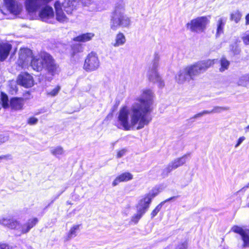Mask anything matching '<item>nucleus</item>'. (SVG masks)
<instances>
[{"mask_svg": "<svg viewBox=\"0 0 249 249\" xmlns=\"http://www.w3.org/2000/svg\"><path fill=\"white\" fill-rule=\"evenodd\" d=\"M45 55H50L45 52L41 53L38 55L33 56L30 65L32 68L37 71H41L45 68V64L47 63V60L43 58Z\"/></svg>", "mask_w": 249, "mask_h": 249, "instance_id": "obj_9", "label": "nucleus"}, {"mask_svg": "<svg viewBox=\"0 0 249 249\" xmlns=\"http://www.w3.org/2000/svg\"><path fill=\"white\" fill-rule=\"evenodd\" d=\"M245 138L244 136L240 137L237 143L235 145V147L237 148L238 147L241 143L242 142L245 140Z\"/></svg>", "mask_w": 249, "mask_h": 249, "instance_id": "obj_46", "label": "nucleus"}, {"mask_svg": "<svg viewBox=\"0 0 249 249\" xmlns=\"http://www.w3.org/2000/svg\"><path fill=\"white\" fill-rule=\"evenodd\" d=\"M38 119L35 117H30L28 119L27 123L30 125H34L37 123Z\"/></svg>", "mask_w": 249, "mask_h": 249, "instance_id": "obj_40", "label": "nucleus"}, {"mask_svg": "<svg viewBox=\"0 0 249 249\" xmlns=\"http://www.w3.org/2000/svg\"><path fill=\"white\" fill-rule=\"evenodd\" d=\"M11 219L0 218V224L8 228V225L10 223Z\"/></svg>", "mask_w": 249, "mask_h": 249, "instance_id": "obj_39", "label": "nucleus"}, {"mask_svg": "<svg viewBox=\"0 0 249 249\" xmlns=\"http://www.w3.org/2000/svg\"><path fill=\"white\" fill-rule=\"evenodd\" d=\"M160 59V54L159 52H155L154 54L153 59L152 60L151 66L150 67L158 68L159 66V61Z\"/></svg>", "mask_w": 249, "mask_h": 249, "instance_id": "obj_30", "label": "nucleus"}, {"mask_svg": "<svg viewBox=\"0 0 249 249\" xmlns=\"http://www.w3.org/2000/svg\"><path fill=\"white\" fill-rule=\"evenodd\" d=\"M17 83L24 87L30 88L33 86L34 81L31 75L27 72H24L18 76Z\"/></svg>", "mask_w": 249, "mask_h": 249, "instance_id": "obj_15", "label": "nucleus"}, {"mask_svg": "<svg viewBox=\"0 0 249 249\" xmlns=\"http://www.w3.org/2000/svg\"><path fill=\"white\" fill-rule=\"evenodd\" d=\"M242 17L241 13L238 10L233 11L231 15V19L238 23Z\"/></svg>", "mask_w": 249, "mask_h": 249, "instance_id": "obj_31", "label": "nucleus"}, {"mask_svg": "<svg viewBox=\"0 0 249 249\" xmlns=\"http://www.w3.org/2000/svg\"><path fill=\"white\" fill-rule=\"evenodd\" d=\"M85 6H91L92 10L101 11L105 9V6L103 1L95 2L93 0H81Z\"/></svg>", "mask_w": 249, "mask_h": 249, "instance_id": "obj_20", "label": "nucleus"}, {"mask_svg": "<svg viewBox=\"0 0 249 249\" xmlns=\"http://www.w3.org/2000/svg\"><path fill=\"white\" fill-rule=\"evenodd\" d=\"M1 101L2 102V106L6 108L8 106V99L7 96L3 93H1Z\"/></svg>", "mask_w": 249, "mask_h": 249, "instance_id": "obj_37", "label": "nucleus"}, {"mask_svg": "<svg viewBox=\"0 0 249 249\" xmlns=\"http://www.w3.org/2000/svg\"><path fill=\"white\" fill-rule=\"evenodd\" d=\"M188 247L187 243L186 241L179 244L176 248V249H187Z\"/></svg>", "mask_w": 249, "mask_h": 249, "instance_id": "obj_42", "label": "nucleus"}, {"mask_svg": "<svg viewBox=\"0 0 249 249\" xmlns=\"http://www.w3.org/2000/svg\"><path fill=\"white\" fill-rule=\"evenodd\" d=\"M8 11L14 15H18L21 10V6L15 0H3Z\"/></svg>", "mask_w": 249, "mask_h": 249, "instance_id": "obj_16", "label": "nucleus"}, {"mask_svg": "<svg viewBox=\"0 0 249 249\" xmlns=\"http://www.w3.org/2000/svg\"><path fill=\"white\" fill-rule=\"evenodd\" d=\"M131 24L130 18L125 14L124 4L122 2L118 3L111 16L110 29L116 31L120 27L129 28Z\"/></svg>", "mask_w": 249, "mask_h": 249, "instance_id": "obj_2", "label": "nucleus"}, {"mask_svg": "<svg viewBox=\"0 0 249 249\" xmlns=\"http://www.w3.org/2000/svg\"><path fill=\"white\" fill-rule=\"evenodd\" d=\"M72 50L74 53H76L82 51V47L80 44H76L72 47Z\"/></svg>", "mask_w": 249, "mask_h": 249, "instance_id": "obj_41", "label": "nucleus"}, {"mask_svg": "<svg viewBox=\"0 0 249 249\" xmlns=\"http://www.w3.org/2000/svg\"><path fill=\"white\" fill-rule=\"evenodd\" d=\"M227 18L224 17H218L217 20V29L216 33V37L219 36L223 33L224 27L225 25Z\"/></svg>", "mask_w": 249, "mask_h": 249, "instance_id": "obj_23", "label": "nucleus"}, {"mask_svg": "<svg viewBox=\"0 0 249 249\" xmlns=\"http://www.w3.org/2000/svg\"><path fill=\"white\" fill-rule=\"evenodd\" d=\"M33 57V53L30 49L21 48L19 52V57L17 64L21 68H25L30 64Z\"/></svg>", "mask_w": 249, "mask_h": 249, "instance_id": "obj_7", "label": "nucleus"}, {"mask_svg": "<svg viewBox=\"0 0 249 249\" xmlns=\"http://www.w3.org/2000/svg\"><path fill=\"white\" fill-rule=\"evenodd\" d=\"M50 152L53 155L56 157H59V156L63 155L64 153V150L63 147L60 146L51 147Z\"/></svg>", "mask_w": 249, "mask_h": 249, "instance_id": "obj_27", "label": "nucleus"}, {"mask_svg": "<svg viewBox=\"0 0 249 249\" xmlns=\"http://www.w3.org/2000/svg\"><path fill=\"white\" fill-rule=\"evenodd\" d=\"M133 175L129 172H124L117 176L112 182V186H115L121 182H126L131 180Z\"/></svg>", "mask_w": 249, "mask_h": 249, "instance_id": "obj_21", "label": "nucleus"}, {"mask_svg": "<svg viewBox=\"0 0 249 249\" xmlns=\"http://www.w3.org/2000/svg\"><path fill=\"white\" fill-rule=\"evenodd\" d=\"M126 153V150L124 149H122L118 152L117 154V158H120L124 156Z\"/></svg>", "mask_w": 249, "mask_h": 249, "instance_id": "obj_45", "label": "nucleus"}, {"mask_svg": "<svg viewBox=\"0 0 249 249\" xmlns=\"http://www.w3.org/2000/svg\"><path fill=\"white\" fill-rule=\"evenodd\" d=\"M231 230L235 233L239 234L242 240L243 241V247H249V230L247 229H243L242 228L237 226H233Z\"/></svg>", "mask_w": 249, "mask_h": 249, "instance_id": "obj_14", "label": "nucleus"}, {"mask_svg": "<svg viewBox=\"0 0 249 249\" xmlns=\"http://www.w3.org/2000/svg\"><path fill=\"white\" fill-rule=\"evenodd\" d=\"M77 0H65L62 5L59 1H56L54 4V7L56 12V19L58 21L64 22H67L68 18L63 12V10L68 14L72 13L75 5L74 3Z\"/></svg>", "mask_w": 249, "mask_h": 249, "instance_id": "obj_4", "label": "nucleus"}, {"mask_svg": "<svg viewBox=\"0 0 249 249\" xmlns=\"http://www.w3.org/2000/svg\"><path fill=\"white\" fill-rule=\"evenodd\" d=\"M229 107H215L211 110H208V114L220 113L223 111L228 110Z\"/></svg>", "mask_w": 249, "mask_h": 249, "instance_id": "obj_32", "label": "nucleus"}, {"mask_svg": "<svg viewBox=\"0 0 249 249\" xmlns=\"http://www.w3.org/2000/svg\"><path fill=\"white\" fill-rule=\"evenodd\" d=\"M162 189L160 187H156L139 201L136 206L137 213L134 214L131 218L130 222L131 223L136 224L138 223L140 219L148 210L152 199Z\"/></svg>", "mask_w": 249, "mask_h": 249, "instance_id": "obj_3", "label": "nucleus"}, {"mask_svg": "<svg viewBox=\"0 0 249 249\" xmlns=\"http://www.w3.org/2000/svg\"><path fill=\"white\" fill-rule=\"evenodd\" d=\"M52 0H26L25 2L26 10L29 13L36 11L42 6L46 5Z\"/></svg>", "mask_w": 249, "mask_h": 249, "instance_id": "obj_12", "label": "nucleus"}, {"mask_svg": "<svg viewBox=\"0 0 249 249\" xmlns=\"http://www.w3.org/2000/svg\"><path fill=\"white\" fill-rule=\"evenodd\" d=\"M126 41L124 35L122 33L117 34L115 37V42L113 44V46L117 47L124 45Z\"/></svg>", "mask_w": 249, "mask_h": 249, "instance_id": "obj_25", "label": "nucleus"}, {"mask_svg": "<svg viewBox=\"0 0 249 249\" xmlns=\"http://www.w3.org/2000/svg\"><path fill=\"white\" fill-rule=\"evenodd\" d=\"M175 78L176 81L179 84H182L186 81H189L192 80L186 67L180 70L176 75Z\"/></svg>", "mask_w": 249, "mask_h": 249, "instance_id": "obj_19", "label": "nucleus"}, {"mask_svg": "<svg viewBox=\"0 0 249 249\" xmlns=\"http://www.w3.org/2000/svg\"><path fill=\"white\" fill-rule=\"evenodd\" d=\"M187 157V155H184L182 157L175 159L171 161L168 165L163 169L162 172L163 176H167L172 170L184 164L186 162Z\"/></svg>", "mask_w": 249, "mask_h": 249, "instance_id": "obj_10", "label": "nucleus"}, {"mask_svg": "<svg viewBox=\"0 0 249 249\" xmlns=\"http://www.w3.org/2000/svg\"><path fill=\"white\" fill-rule=\"evenodd\" d=\"M245 131H246V132L249 131V125H248V126H247L245 128Z\"/></svg>", "mask_w": 249, "mask_h": 249, "instance_id": "obj_49", "label": "nucleus"}, {"mask_svg": "<svg viewBox=\"0 0 249 249\" xmlns=\"http://www.w3.org/2000/svg\"><path fill=\"white\" fill-rule=\"evenodd\" d=\"M147 76L150 81L157 83L159 87L162 88L164 86V83L158 72V68L150 67Z\"/></svg>", "mask_w": 249, "mask_h": 249, "instance_id": "obj_13", "label": "nucleus"}, {"mask_svg": "<svg viewBox=\"0 0 249 249\" xmlns=\"http://www.w3.org/2000/svg\"><path fill=\"white\" fill-rule=\"evenodd\" d=\"M246 24H249V14L246 17Z\"/></svg>", "mask_w": 249, "mask_h": 249, "instance_id": "obj_48", "label": "nucleus"}, {"mask_svg": "<svg viewBox=\"0 0 249 249\" xmlns=\"http://www.w3.org/2000/svg\"><path fill=\"white\" fill-rule=\"evenodd\" d=\"M172 198H170L168 199L167 200H168V201H169V200H170L172 199Z\"/></svg>", "mask_w": 249, "mask_h": 249, "instance_id": "obj_50", "label": "nucleus"}, {"mask_svg": "<svg viewBox=\"0 0 249 249\" xmlns=\"http://www.w3.org/2000/svg\"><path fill=\"white\" fill-rule=\"evenodd\" d=\"M94 36V34L92 33H87L82 34L73 38V40L78 42H85L92 39Z\"/></svg>", "mask_w": 249, "mask_h": 249, "instance_id": "obj_24", "label": "nucleus"}, {"mask_svg": "<svg viewBox=\"0 0 249 249\" xmlns=\"http://www.w3.org/2000/svg\"><path fill=\"white\" fill-rule=\"evenodd\" d=\"M12 49V45L7 42H0V60H5L8 57Z\"/></svg>", "mask_w": 249, "mask_h": 249, "instance_id": "obj_18", "label": "nucleus"}, {"mask_svg": "<svg viewBox=\"0 0 249 249\" xmlns=\"http://www.w3.org/2000/svg\"><path fill=\"white\" fill-rule=\"evenodd\" d=\"M39 16L42 21L50 22V19L54 16L53 9L50 6H46L40 10Z\"/></svg>", "mask_w": 249, "mask_h": 249, "instance_id": "obj_17", "label": "nucleus"}, {"mask_svg": "<svg viewBox=\"0 0 249 249\" xmlns=\"http://www.w3.org/2000/svg\"><path fill=\"white\" fill-rule=\"evenodd\" d=\"M242 39L246 45H249V34H245L242 37Z\"/></svg>", "mask_w": 249, "mask_h": 249, "instance_id": "obj_43", "label": "nucleus"}, {"mask_svg": "<svg viewBox=\"0 0 249 249\" xmlns=\"http://www.w3.org/2000/svg\"><path fill=\"white\" fill-rule=\"evenodd\" d=\"M237 84L243 87L249 86V74L241 76L237 82Z\"/></svg>", "mask_w": 249, "mask_h": 249, "instance_id": "obj_28", "label": "nucleus"}, {"mask_svg": "<svg viewBox=\"0 0 249 249\" xmlns=\"http://www.w3.org/2000/svg\"><path fill=\"white\" fill-rule=\"evenodd\" d=\"M16 247L11 246L6 243H0V249H15Z\"/></svg>", "mask_w": 249, "mask_h": 249, "instance_id": "obj_38", "label": "nucleus"}, {"mask_svg": "<svg viewBox=\"0 0 249 249\" xmlns=\"http://www.w3.org/2000/svg\"><path fill=\"white\" fill-rule=\"evenodd\" d=\"M10 223L8 225V228L11 229H16L19 231V229H20V225L18 223V222L14 220L13 219H11Z\"/></svg>", "mask_w": 249, "mask_h": 249, "instance_id": "obj_35", "label": "nucleus"}, {"mask_svg": "<svg viewBox=\"0 0 249 249\" xmlns=\"http://www.w3.org/2000/svg\"><path fill=\"white\" fill-rule=\"evenodd\" d=\"M163 203L164 202H161L160 204H159L155 208V209L152 212V213H151V217L152 218L155 217L158 214V213L160 212V209H161V208L162 207V206Z\"/></svg>", "mask_w": 249, "mask_h": 249, "instance_id": "obj_36", "label": "nucleus"}, {"mask_svg": "<svg viewBox=\"0 0 249 249\" xmlns=\"http://www.w3.org/2000/svg\"><path fill=\"white\" fill-rule=\"evenodd\" d=\"M220 64L221 67L220 68L219 70L220 71L222 72L228 69L230 62L226 60L225 58L223 57L221 59Z\"/></svg>", "mask_w": 249, "mask_h": 249, "instance_id": "obj_33", "label": "nucleus"}, {"mask_svg": "<svg viewBox=\"0 0 249 249\" xmlns=\"http://www.w3.org/2000/svg\"><path fill=\"white\" fill-rule=\"evenodd\" d=\"M211 17L202 16L193 19L187 24V28L197 33L203 32L210 23Z\"/></svg>", "mask_w": 249, "mask_h": 249, "instance_id": "obj_6", "label": "nucleus"}, {"mask_svg": "<svg viewBox=\"0 0 249 249\" xmlns=\"http://www.w3.org/2000/svg\"><path fill=\"white\" fill-rule=\"evenodd\" d=\"M152 104V91L149 89L143 90L129 107H124L120 109L115 125L125 131L143 128L152 120L150 113Z\"/></svg>", "mask_w": 249, "mask_h": 249, "instance_id": "obj_1", "label": "nucleus"}, {"mask_svg": "<svg viewBox=\"0 0 249 249\" xmlns=\"http://www.w3.org/2000/svg\"><path fill=\"white\" fill-rule=\"evenodd\" d=\"M215 60V59L204 60L187 66L190 76L192 80L212 66L214 64Z\"/></svg>", "mask_w": 249, "mask_h": 249, "instance_id": "obj_5", "label": "nucleus"}, {"mask_svg": "<svg viewBox=\"0 0 249 249\" xmlns=\"http://www.w3.org/2000/svg\"><path fill=\"white\" fill-rule=\"evenodd\" d=\"M11 156L10 155H2L0 156V162L2 161V160H7L8 159H11Z\"/></svg>", "mask_w": 249, "mask_h": 249, "instance_id": "obj_47", "label": "nucleus"}, {"mask_svg": "<svg viewBox=\"0 0 249 249\" xmlns=\"http://www.w3.org/2000/svg\"><path fill=\"white\" fill-rule=\"evenodd\" d=\"M80 225H77L73 226L70 230L68 234L70 238L74 237L76 235L77 231L79 230Z\"/></svg>", "mask_w": 249, "mask_h": 249, "instance_id": "obj_34", "label": "nucleus"}, {"mask_svg": "<svg viewBox=\"0 0 249 249\" xmlns=\"http://www.w3.org/2000/svg\"><path fill=\"white\" fill-rule=\"evenodd\" d=\"M100 66V61L97 54L91 52L88 54L85 60L84 69L87 71L96 70Z\"/></svg>", "mask_w": 249, "mask_h": 249, "instance_id": "obj_8", "label": "nucleus"}, {"mask_svg": "<svg viewBox=\"0 0 249 249\" xmlns=\"http://www.w3.org/2000/svg\"><path fill=\"white\" fill-rule=\"evenodd\" d=\"M43 58L47 60L45 69L48 71V73L53 76L58 74L60 71V69L52 56L50 54L45 55L43 56Z\"/></svg>", "mask_w": 249, "mask_h": 249, "instance_id": "obj_11", "label": "nucleus"}, {"mask_svg": "<svg viewBox=\"0 0 249 249\" xmlns=\"http://www.w3.org/2000/svg\"><path fill=\"white\" fill-rule=\"evenodd\" d=\"M23 100L20 98H14L11 100V107L15 109H20L23 106Z\"/></svg>", "mask_w": 249, "mask_h": 249, "instance_id": "obj_26", "label": "nucleus"}, {"mask_svg": "<svg viewBox=\"0 0 249 249\" xmlns=\"http://www.w3.org/2000/svg\"><path fill=\"white\" fill-rule=\"evenodd\" d=\"M38 222L36 218H33L28 220V221L24 225H20L19 231L20 233H26L28 232L30 229L35 226Z\"/></svg>", "mask_w": 249, "mask_h": 249, "instance_id": "obj_22", "label": "nucleus"}, {"mask_svg": "<svg viewBox=\"0 0 249 249\" xmlns=\"http://www.w3.org/2000/svg\"><path fill=\"white\" fill-rule=\"evenodd\" d=\"M208 114V110H204V111H203L201 112H199V113L196 114L195 115H194V116L193 117V118H197L198 117H200L202 116L203 115Z\"/></svg>", "mask_w": 249, "mask_h": 249, "instance_id": "obj_44", "label": "nucleus"}, {"mask_svg": "<svg viewBox=\"0 0 249 249\" xmlns=\"http://www.w3.org/2000/svg\"><path fill=\"white\" fill-rule=\"evenodd\" d=\"M61 89V87L59 85L55 86L53 89L47 91V95L50 97H55L58 95Z\"/></svg>", "mask_w": 249, "mask_h": 249, "instance_id": "obj_29", "label": "nucleus"}, {"mask_svg": "<svg viewBox=\"0 0 249 249\" xmlns=\"http://www.w3.org/2000/svg\"><path fill=\"white\" fill-rule=\"evenodd\" d=\"M248 207H249V203L248 204Z\"/></svg>", "mask_w": 249, "mask_h": 249, "instance_id": "obj_51", "label": "nucleus"}]
</instances>
